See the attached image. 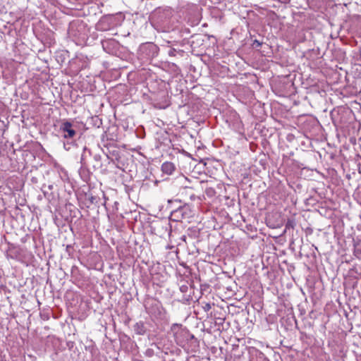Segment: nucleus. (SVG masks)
Returning <instances> with one entry per match:
<instances>
[{
  "label": "nucleus",
  "mask_w": 361,
  "mask_h": 361,
  "mask_svg": "<svg viewBox=\"0 0 361 361\" xmlns=\"http://www.w3.org/2000/svg\"><path fill=\"white\" fill-rule=\"evenodd\" d=\"M188 340L192 341V343H194L195 345H198V340L195 337L193 334L188 333Z\"/></svg>",
  "instance_id": "9b49d317"
},
{
  "label": "nucleus",
  "mask_w": 361,
  "mask_h": 361,
  "mask_svg": "<svg viewBox=\"0 0 361 361\" xmlns=\"http://www.w3.org/2000/svg\"><path fill=\"white\" fill-rule=\"evenodd\" d=\"M171 11L169 10H157L152 15L154 19H157L159 23H165L166 19L169 18L171 16Z\"/></svg>",
  "instance_id": "20e7f679"
},
{
  "label": "nucleus",
  "mask_w": 361,
  "mask_h": 361,
  "mask_svg": "<svg viewBox=\"0 0 361 361\" xmlns=\"http://www.w3.org/2000/svg\"><path fill=\"white\" fill-rule=\"evenodd\" d=\"M167 226L169 227L170 231H171V226L170 225V224H168Z\"/></svg>",
  "instance_id": "412c9836"
},
{
  "label": "nucleus",
  "mask_w": 361,
  "mask_h": 361,
  "mask_svg": "<svg viewBox=\"0 0 361 361\" xmlns=\"http://www.w3.org/2000/svg\"><path fill=\"white\" fill-rule=\"evenodd\" d=\"M359 57H360V60L361 61V47L359 48Z\"/></svg>",
  "instance_id": "a211bd4d"
},
{
  "label": "nucleus",
  "mask_w": 361,
  "mask_h": 361,
  "mask_svg": "<svg viewBox=\"0 0 361 361\" xmlns=\"http://www.w3.org/2000/svg\"><path fill=\"white\" fill-rule=\"evenodd\" d=\"M262 45V42L258 41L257 39H255L252 43V47L254 48H258Z\"/></svg>",
  "instance_id": "4468645a"
},
{
  "label": "nucleus",
  "mask_w": 361,
  "mask_h": 361,
  "mask_svg": "<svg viewBox=\"0 0 361 361\" xmlns=\"http://www.w3.org/2000/svg\"><path fill=\"white\" fill-rule=\"evenodd\" d=\"M205 194L209 197H213L215 196L216 195V190H214V188H212V187H209V188H207L206 190H205Z\"/></svg>",
  "instance_id": "1a4fd4ad"
},
{
  "label": "nucleus",
  "mask_w": 361,
  "mask_h": 361,
  "mask_svg": "<svg viewBox=\"0 0 361 361\" xmlns=\"http://www.w3.org/2000/svg\"><path fill=\"white\" fill-rule=\"evenodd\" d=\"M93 200H94V197H91V200H91V202H93Z\"/></svg>",
  "instance_id": "5701e85b"
},
{
  "label": "nucleus",
  "mask_w": 361,
  "mask_h": 361,
  "mask_svg": "<svg viewBox=\"0 0 361 361\" xmlns=\"http://www.w3.org/2000/svg\"><path fill=\"white\" fill-rule=\"evenodd\" d=\"M183 51H176L175 49H170L169 51V55L171 56H175L176 54H182Z\"/></svg>",
  "instance_id": "f8f14e48"
},
{
  "label": "nucleus",
  "mask_w": 361,
  "mask_h": 361,
  "mask_svg": "<svg viewBox=\"0 0 361 361\" xmlns=\"http://www.w3.org/2000/svg\"><path fill=\"white\" fill-rule=\"evenodd\" d=\"M106 156L117 168L123 169L125 164L123 161V155L121 154L120 150L117 149H109Z\"/></svg>",
  "instance_id": "f03ea898"
},
{
  "label": "nucleus",
  "mask_w": 361,
  "mask_h": 361,
  "mask_svg": "<svg viewBox=\"0 0 361 361\" xmlns=\"http://www.w3.org/2000/svg\"><path fill=\"white\" fill-rule=\"evenodd\" d=\"M295 226V223L293 219H288V221L286 224V229L294 228Z\"/></svg>",
  "instance_id": "9d476101"
},
{
  "label": "nucleus",
  "mask_w": 361,
  "mask_h": 361,
  "mask_svg": "<svg viewBox=\"0 0 361 361\" xmlns=\"http://www.w3.org/2000/svg\"><path fill=\"white\" fill-rule=\"evenodd\" d=\"M179 327V325L177 324H173V326H171V329H175L176 328H178Z\"/></svg>",
  "instance_id": "f3484780"
},
{
  "label": "nucleus",
  "mask_w": 361,
  "mask_h": 361,
  "mask_svg": "<svg viewBox=\"0 0 361 361\" xmlns=\"http://www.w3.org/2000/svg\"><path fill=\"white\" fill-rule=\"evenodd\" d=\"M202 307L205 312H208L211 310L212 305L209 302H205Z\"/></svg>",
  "instance_id": "ddd939ff"
},
{
  "label": "nucleus",
  "mask_w": 361,
  "mask_h": 361,
  "mask_svg": "<svg viewBox=\"0 0 361 361\" xmlns=\"http://www.w3.org/2000/svg\"><path fill=\"white\" fill-rule=\"evenodd\" d=\"M80 162L82 164V166H85V155L82 154V157H81V160H80Z\"/></svg>",
  "instance_id": "dca6fc26"
},
{
  "label": "nucleus",
  "mask_w": 361,
  "mask_h": 361,
  "mask_svg": "<svg viewBox=\"0 0 361 361\" xmlns=\"http://www.w3.org/2000/svg\"><path fill=\"white\" fill-rule=\"evenodd\" d=\"M268 221H269V219ZM269 224H270V221H269V223H268V225H269V226L275 227V225H269Z\"/></svg>",
  "instance_id": "aec40b11"
},
{
  "label": "nucleus",
  "mask_w": 361,
  "mask_h": 361,
  "mask_svg": "<svg viewBox=\"0 0 361 361\" xmlns=\"http://www.w3.org/2000/svg\"><path fill=\"white\" fill-rule=\"evenodd\" d=\"M172 202V200H169V203H171Z\"/></svg>",
  "instance_id": "b1692460"
},
{
  "label": "nucleus",
  "mask_w": 361,
  "mask_h": 361,
  "mask_svg": "<svg viewBox=\"0 0 361 361\" xmlns=\"http://www.w3.org/2000/svg\"><path fill=\"white\" fill-rule=\"evenodd\" d=\"M159 50V47L154 43H147L142 44L140 47V51L145 54L147 59H153L157 56Z\"/></svg>",
  "instance_id": "7ed1b4c3"
},
{
  "label": "nucleus",
  "mask_w": 361,
  "mask_h": 361,
  "mask_svg": "<svg viewBox=\"0 0 361 361\" xmlns=\"http://www.w3.org/2000/svg\"><path fill=\"white\" fill-rule=\"evenodd\" d=\"M180 290L182 292V293H185L187 290H188V286H181L180 287Z\"/></svg>",
  "instance_id": "2eb2a0df"
},
{
  "label": "nucleus",
  "mask_w": 361,
  "mask_h": 361,
  "mask_svg": "<svg viewBox=\"0 0 361 361\" xmlns=\"http://www.w3.org/2000/svg\"><path fill=\"white\" fill-rule=\"evenodd\" d=\"M135 332L138 335H145L147 328L143 322H137L133 326Z\"/></svg>",
  "instance_id": "0eeeda50"
},
{
  "label": "nucleus",
  "mask_w": 361,
  "mask_h": 361,
  "mask_svg": "<svg viewBox=\"0 0 361 361\" xmlns=\"http://www.w3.org/2000/svg\"><path fill=\"white\" fill-rule=\"evenodd\" d=\"M53 186L51 185H49V189L51 190Z\"/></svg>",
  "instance_id": "4be33fe9"
},
{
  "label": "nucleus",
  "mask_w": 361,
  "mask_h": 361,
  "mask_svg": "<svg viewBox=\"0 0 361 361\" xmlns=\"http://www.w3.org/2000/svg\"><path fill=\"white\" fill-rule=\"evenodd\" d=\"M93 159H94V164H93V168L95 169V170H97V169H100L102 168V157L99 154H95L94 157H93Z\"/></svg>",
  "instance_id": "6e6552de"
},
{
  "label": "nucleus",
  "mask_w": 361,
  "mask_h": 361,
  "mask_svg": "<svg viewBox=\"0 0 361 361\" xmlns=\"http://www.w3.org/2000/svg\"><path fill=\"white\" fill-rule=\"evenodd\" d=\"M181 239H182L183 241H185L186 236H185V235H183V236L181 237Z\"/></svg>",
  "instance_id": "6ab92c4d"
},
{
  "label": "nucleus",
  "mask_w": 361,
  "mask_h": 361,
  "mask_svg": "<svg viewBox=\"0 0 361 361\" xmlns=\"http://www.w3.org/2000/svg\"><path fill=\"white\" fill-rule=\"evenodd\" d=\"M185 207H179L177 209L171 212V218L175 221H181L185 218Z\"/></svg>",
  "instance_id": "39448f33"
},
{
  "label": "nucleus",
  "mask_w": 361,
  "mask_h": 361,
  "mask_svg": "<svg viewBox=\"0 0 361 361\" xmlns=\"http://www.w3.org/2000/svg\"><path fill=\"white\" fill-rule=\"evenodd\" d=\"M176 169L175 164L170 161H166L161 165V171L167 175H171Z\"/></svg>",
  "instance_id": "423d86ee"
},
{
  "label": "nucleus",
  "mask_w": 361,
  "mask_h": 361,
  "mask_svg": "<svg viewBox=\"0 0 361 361\" xmlns=\"http://www.w3.org/2000/svg\"><path fill=\"white\" fill-rule=\"evenodd\" d=\"M359 140L361 142V137H360Z\"/></svg>",
  "instance_id": "393cba45"
},
{
  "label": "nucleus",
  "mask_w": 361,
  "mask_h": 361,
  "mask_svg": "<svg viewBox=\"0 0 361 361\" xmlns=\"http://www.w3.org/2000/svg\"><path fill=\"white\" fill-rule=\"evenodd\" d=\"M78 128L77 123L64 120L59 126V133L63 138L73 140L79 134Z\"/></svg>",
  "instance_id": "f257e3e1"
}]
</instances>
